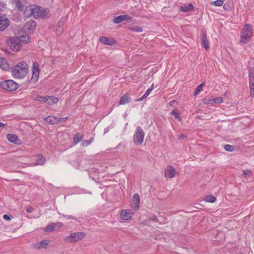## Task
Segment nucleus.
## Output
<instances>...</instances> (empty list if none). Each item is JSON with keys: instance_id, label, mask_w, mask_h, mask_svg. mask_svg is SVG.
Returning a JSON list of instances; mask_svg holds the SVG:
<instances>
[{"instance_id": "f257e3e1", "label": "nucleus", "mask_w": 254, "mask_h": 254, "mask_svg": "<svg viewBox=\"0 0 254 254\" xmlns=\"http://www.w3.org/2000/svg\"><path fill=\"white\" fill-rule=\"evenodd\" d=\"M24 14L28 17L33 16L36 19L46 18L50 16L48 10L43 9L35 5H31L27 6L24 11Z\"/></svg>"}, {"instance_id": "f03ea898", "label": "nucleus", "mask_w": 254, "mask_h": 254, "mask_svg": "<svg viewBox=\"0 0 254 254\" xmlns=\"http://www.w3.org/2000/svg\"><path fill=\"white\" fill-rule=\"evenodd\" d=\"M28 67L25 62H21L15 65L12 69V75L15 78H22L28 73Z\"/></svg>"}, {"instance_id": "7ed1b4c3", "label": "nucleus", "mask_w": 254, "mask_h": 254, "mask_svg": "<svg viewBox=\"0 0 254 254\" xmlns=\"http://www.w3.org/2000/svg\"><path fill=\"white\" fill-rule=\"evenodd\" d=\"M253 33V27L249 24H246L241 31L240 40L239 43L241 45L248 43L252 38Z\"/></svg>"}, {"instance_id": "20e7f679", "label": "nucleus", "mask_w": 254, "mask_h": 254, "mask_svg": "<svg viewBox=\"0 0 254 254\" xmlns=\"http://www.w3.org/2000/svg\"><path fill=\"white\" fill-rule=\"evenodd\" d=\"M144 132L142 128L137 126L133 134V141L136 145L141 144L144 140Z\"/></svg>"}, {"instance_id": "39448f33", "label": "nucleus", "mask_w": 254, "mask_h": 254, "mask_svg": "<svg viewBox=\"0 0 254 254\" xmlns=\"http://www.w3.org/2000/svg\"><path fill=\"white\" fill-rule=\"evenodd\" d=\"M7 44L11 47V49L15 52L19 51L22 45L18 37H10L7 40Z\"/></svg>"}, {"instance_id": "423d86ee", "label": "nucleus", "mask_w": 254, "mask_h": 254, "mask_svg": "<svg viewBox=\"0 0 254 254\" xmlns=\"http://www.w3.org/2000/svg\"><path fill=\"white\" fill-rule=\"evenodd\" d=\"M0 86L5 90L12 91L17 88L18 84L13 80H6L1 82Z\"/></svg>"}, {"instance_id": "0eeeda50", "label": "nucleus", "mask_w": 254, "mask_h": 254, "mask_svg": "<svg viewBox=\"0 0 254 254\" xmlns=\"http://www.w3.org/2000/svg\"><path fill=\"white\" fill-rule=\"evenodd\" d=\"M85 235V233L82 232H75L66 237L65 240L69 243H75L82 240Z\"/></svg>"}, {"instance_id": "6e6552de", "label": "nucleus", "mask_w": 254, "mask_h": 254, "mask_svg": "<svg viewBox=\"0 0 254 254\" xmlns=\"http://www.w3.org/2000/svg\"><path fill=\"white\" fill-rule=\"evenodd\" d=\"M39 71L40 69L38 64L36 62H33L32 66V76L31 78V80L33 82H36L38 81L39 76Z\"/></svg>"}, {"instance_id": "1a4fd4ad", "label": "nucleus", "mask_w": 254, "mask_h": 254, "mask_svg": "<svg viewBox=\"0 0 254 254\" xmlns=\"http://www.w3.org/2000/svg\"><path fill=\"white\" fill-rule=\"evenodd\" d=\"M10 21L5 15L0 16V31H3L9 25Z\"/></svg>"}, {"instance_id": "9d476101", "label": "nucleus", "mask_w": 254, "mask_h": 254, "mask_svg": "<svg viewBox=\"0 0 254 254\" xmlns=\"http://www.w3.org/2000/svg\"><path fill=\"white\" fill-rule=\"evenodd\" d=\"M133 214V212L129 210H123L121 212L120 218L124 220H128L130 219Z\"/></svg>"}, {"instance_id": "9b49d317", "label": "nucleus", "mask_w": 254, "mask_h": 254, "mask_svg": "<svg viewBox=\"0 0 254 254\" xmlns=\"http://www.w3.org/2000/svg\"><path fill=\"white\" fill-rule=\"evenodd\" d=\"M140 202V197L138 194L135 193L132 197L131 204L132 207L135 209L136 210L139 205Z\"/></svg>"}, {"instance_id": "f8f14e48", "label": "nucleus", "mask_w": 254, "mask_h": 254, "mask_svg": "<svg viewBox=\"0 0 254 254\" xmlns=\"http://www.w3.org/2000/svg\"><path fill=\"white\" fill-rule=\"evenodd\" d=\"M176 174L175 169L171 166H168L165 171V175L166 177L173 178L175 177Z\"/></svg>"}, {"instance_id": "ddd939ff", "label": "nucleus", "mask_w": 254, "mask_h": 254, "mask_svg": "<svg viewBox=\"0 0 254 254\" xmlns=\"http://www.w3.org/2000/svg\"><path fill=\"white\" fill-rule=\"evenodd\" d=\"M99 41L101 43L107 45H113L115 44V41L113 39L109 38L105 36L100 37Z\"/></svg>"}, {"instance_id": "4468645a", "label": "nucleus", "mask_w": 254, "mask_h": 254, "mask_svg": "<svg viewBox=\"0 0 254 254\" xmlns=\"http://www.w3.org/2000/svg\"><path fill=\"white\" fill-rule=\"evenodd\" d=\"M49 241L47 240H42L34 244V248L36 249H47L49 244Z\"/></svg>"}, {"instance_id": "2eb2a0df", "label": "nucleus", "mask_w": 254, "mask_h": 254, "mask_svg": "<svg viewBox=\"0 0 254 254\" xmlns=\"http://www.w3.org/2000/svg\"><path fill=\"white\" fill-rule=\"evenodd\" d=\"M130 19V17L128 15H121L115 17L113 19V22L115 24L120 23L124 20Z\"/></svg>"}, {"instance_id": "dca6fc26", "label": "nucleus", "mask_w": 254, "mask_h": 254, "mask_svg": "<svg viewBox=\"0 0 254 254\" xmlns=\"http://www.w3.org/2000/svg\"><path fill=\"white\" fill-rule=\"evenodd\" d=\"M65 20V18L64 17H62L60 19L56 29V34L57 35H60L62 33L63 31V26Z\"/></svg>"}, {"instance_id": "f3484780", "label": "nucleus", "mask_w": 254, "mask_h": 254, "mask_svg": "<svg viewBox=\"0 0 254 254\" xmlns=\"http://www.w3.org/2000/svg\"><path fill=\"white\" fill-rule=\"evenodd\" d=\"M180 9L183 12H188L193 11L194 6L192 4L189 3L180 6Z\"/></svg>"}, {"instance_id": "a211bd4d", "label": "nucleus", "mask_w": 254, "mask_h": 254, "mask_svg": "<svg viewBox=\"0 0 254 254\" xmlns=\"http://www.w3.org/2000/svg\"><path fill=\"white\" fill-rule=\"evenodd\" d=\"M58 102V99L53 96L45 97L44 102L47 103L48 104L52 105L55 104Z\"/></svg>"}, {"instance_id": "6ab92c4d", "label": "nucleus", "mask_w": 254, "mask_h": 254, "mask_svg": "<svg viewBox=\"0 0 254 254\" xmlns=\"http://www.w3.org/2000/svg\"><path fill=\"white\" fill-rule=\"evenodd\" d=\"M12 3L19 10H22L24 7L25 0H12Z\"/></svg>"}, {"instance_id": "aec40b11", "label": "nucleus", "mask_w": 254, "mask_h": 254, "mask_svg": "<svg viewBox=\"0 0 254 254\" xmlns=\"http://www.w3.org/2000/svg\"><path fill=\"white\" fill-rule=\"evenodd\" d=\"M201 41L202 46L206 50H208L209 48V43L206 35L204 33H202Z\"/></svg>"}, {"instance_id": "412c9836", "label": "nucleus", "mask_w": 254, "mask_h": 254, "mask_svg": "<svg viewBox=\"0 0 254 254\" xmlns=\"http://www.w3.org/2000/svg\"><path fill=\"white\" fill-rule=\"evenodd\" d=\"M45 121L49 124L55 125L58 124L59 120H58V118L55 116H49L45 118Z\"/></svg>"}, {"instance_id": "4be33fe9", "label": "nucleus", "mask_w": 254, "mask_h": 254, "mask_svg": "<svg viewBox=\"0 0 254 254\" xmlns=\"http://www.w3.org/2000/svg\"><path fill=\"white\" fill-rule=\"evenodd\" d=\"M0 68L4 70H6L8 68V65L6 60L2 57H0Z\"/></svg>"}, {"instance_id": "5701e85b", "label": "nucleus", "mask_w": 254, "mask_h": 254, "mask_svg": "<svg viewBox=\"0 0 254 254\" xmlns=\"http://www.w3.org/2000/svg\"><path fill=\"white\" fill-rule=\"evenodd\" d=\"M25 27L30 31L34 30L36 27V23L33 21H29L25 24Z\"/></svg>"}, {"instance_id": "b1692460", "label": "nucleus", "mask_w": 254, "mask_h": 254, "mask_svg": "<svg viewBox=\"0 0 254 254\" xmlns=\"http://www.w3.org/2000/svg\"><path fill=\"white\" fill-rule=\"evenodd\" d=\"M249 84L254 83V67H251L249 71Z\"/></svg>"}, {"instance_id": "393cba45", "label": "nucleus", "mask_w": 254, "mask_h": 254, "mask_svg": "<svg viewBox=\"0 0 254 254\" xmlns=\"http://www.w3.org/2000/svg\"><path fill=\"white\" fill-rule=\"evenodd\" d=\"M7 139L11 142L17 143L18 141V138L16 135L9 134L7 135Z\"/></svg>"}, {"instance_id": "a878e982", "label": "nucleus", "mask_w": 254, "mask_h": 254, "mask_svg": "<svg viewBox=\"0 0 254 254\" xmlns=\"http://www.w3.org/2000/svg\"><path fill=\"white\" fill-rule=\"evenodd\" d=\"M154 89V84H152L150 87H149L146 91V92L143 94V95L138 100V101H142L145 98H146L150 93V92L153 90Z\"/></svg>"}, {"instance_id": "bb28decb", "label": "nucleus", "mask_w": 254, "mask_h": 254, "mask_svg": "<svg viewBox=\"0 0 254 254\" xmlns=\"http://www.w3.org/2000/svg\"><path fill=\"white\" fill-rule=\"evenodd\" d=\"M37 158L36 162L33 164V166L41 165L44 163L45 159L43 156L39 155L37 156Z\"/></svg>"}, {"instance_id": "cd10ccee", "label": "nucleus", "mask_w": 254, "mask_h": 254, "mask_svg": "<svg viewBox=\"0 0 254 254\" xmlns=\"http://www.w3.org/2000/svg\"><path fill=\"white\" fill-rule=\"evenodd\" d=\"M129 96L128 95L125 94L122 96L120 101V105H125L129 102Z\"/></svg>"}, {"instance_id": "c85d7f7f", "label": "nucleus", "mask_w": 254, "mask_h": 254, "mask_svg": "<svg viewBox=\"0 0 254 254\" xmlns=\"http://www.w3.org/2000/svg\"><path fill=\"white\" fill-rule=\"evenodd\" d=\"M18 38L21 43V42H23L25 44H27L29 43L30 41L29 36L27 34H25L24 35L19 36Z\"/></svg>"}, {"instance_id": "c756f323", "label": "nucleus", "mask_w": 254, "mask_h": 254, "mask_svg": "<svg viewBox=\"0 0 254 254\" xmlns=\"http://www.w3.org/2000/svg\"><path fill=\"white\" fill-rule=\"evenodd\" d=\"M83 138V135L80 133H76L74 137L73 140L75 144L78 143Z\"/></svg>"}, {"instance_id": "7c9ffc66", "label": "nucleus", "mask_w": 254, "mask_h": 254, "mask_svg": "<svg viewBox=\"0 0 254 254\" xmlns=\"http://www.w3.org/2000/svg\"><path fill=\"white\" fill-rule=\"evenodd\" d=\"M224 3L223 0H216L214 1H212L210 3V4L212 5L216 6H220L223 5Z\"/></svg>"}, {"instance_id": "2f4dec72", "label": "nucleus", "mask_w": 254, "mask_h": 254, "mask_svg": "<svg viewBox=\"0 0 254 254\" xmlns=\"http://www.w3.org/2000/svg\"><path fill=\"white\" fill-rule=\"evenodd\" d=\"M205 200L206 202L212 203L216 200V198L212 195H208L205 197Z\"/></svg>"}, {"instance_id": "473e14b6", "label": "nucleus", "mask_w": 254, "mask_h": 254, "mask_svg": "<svg viewBox=\"0 0 254 254\" xmlns=\"http://www.w3.org/2000/svg\"><path fill=\"white\" fill-rule=\"evenodd\" d=\"M129 29L132 31L136 32H140L143 31V29L141 27L137 26L131 27L129 28Z\"/></svg>"}, {"instance_id": "72a5a7b5", "label": "nucleus", "mask_w": 254, "mask_h": 254, "mask_svg": "<svg viewBox=\"0 0 254 254\" xmlns=\"http://www.w3.org/2000/svg\"><path fill=\"white\" fill-rule=\"evenodd\" d=\"M224 148L225 150L227 151L232 152L235 150V147L229 144L225 145Z\"/></svg>"}, {"instance_id": "f704fd0d", "label": "nucleus", "mask_w": 254, "mask_h": 254, "mask_svg": "<svg viewBox=\"0 0 254 254\" xmlns=\"http://www.w3.org/2000/svg\"><path fill=\"white\" fill-rule=\"evenodd\" d=\"M33 99L36 101H41L44 102L45 97L40 96L37 95H35L33 97Z\"/></svg>"}, {"instance_id": "c9c22d12", "label": "nucleus", "mask_w": 254, "mask_h": 254, "mask_svg": "<svg viewBox=\"0 0 254 254\" xmlns=\"http://www.w3.org/2000/svg\"><path fill=\"white\" fill-rule=\"evenodd\" d=\"M54 228H55L54 224V223H52L51 224H49L47 227V228H46L45 230L46 231H48H48L51 232V231H53L54 230Z\"/></svg>"}, {"instance_id": "e433bc0d", "label": "nucleus", "mask_w": 254, "mask_h": 254, "mask_svg": "<svg viewBox=\"0 0 254 254\" xmlns=\"http://www.w3.org/2000/svg\"><path fill=\"white\" fill-rule=\"evenodd\" d=\"M93 138H92L91 139H90V140H83L82 142V145L83 146H87L88 145H89V144H91V143L92 142V141H93Z\"/></svg>"}, {"instance_id": "4c0bfd02", "label": "nucleus", "mask_w": 254, "mask_h": 254, "mask_svg": "<svg viewBox=\"0 0 254 254\" xmlns=\"http://www.w3.org/2000/svg\"><path fill=\"white\" fill-rule=\"evenodd\" d=\"M214 102L216 104H220L223 102V100L222 97H218L214 99Z\"/></svg>"}, {"instance_id": "58836bf2", "label": "nucleus", "mask_w": 254, "mask_h": 254, "mask_svg": "<svg viewBox=\"0 0 254 254\" xmlns=\"http://www.w3.org/2000/svg\"><path fill=\"white\" fill-rule=\"evenodd\" d=\"M204 103L206 104H211L214 103V99H207V98H206L205 99Z\"/></svg>"}, {"instance_id": "ea45409f", "label": "nucleus", "mask_w": 254, "mask_h": 254, "mask_svg": "<svg viewBox=\"0 0 254 254\" xmlns=\"http://www.w3.org/2000/svg\"><path fill=\"white\" fill-rule=\"evenodd\" d=\"M202 86H203V84H200L199 85H198L197 86V87L196 89V91H195L196 94H198V93H199V92H200L202 90Z\"/></svg>"}, {"instance_id": "a19ab883", "label": "nucleus", "mask_w": 254, "mask_h": 254, "mask_svg": "<svg viewBox=\"0 0 254 254\" xmlns=\"http://www.w3.org/2000/svg\"><path fill=\"white\" fill-rule=\"evenodd\" d=\"M171 114L175 116V118L176 119H179V114L175 110H172L171 112Z\"/></svg>"}, {"instance_id": "79ce46f5", "label": "nucleus", "mask_w": 254, "mask_h": 254, "mask_svg": "<svg viewBox=\"0 0 254 254\" xmlns=\"http://www.w3.org/2000/svg\"><path fill=\"white\" fill-rule=\"evenodd\" d=\"M54 224L55 228H60L62 227V226H63V223H62L61 222L54 223Z\"/></svg>"}, {"instance_id": "37998d69", "label": "nucleus", "mask_w": 254, "mask_h": 254, "mask_svg": "<svg viewBox=\"0 0 254 254\" xmlns=\"http://www.w3.org/2000/svg\"><path fill=\"white\" fill-rule=\"evenodd\" d=\"M250 88L251 89V94L253 96H254V83L250 84Z\"/></svg>"}, {"instance_id": "c03bdc74", "label": "nucleus", "mask_w": 254, "mask_h": 254, "mask_svg": "<svg viewBox=\"0 0 254 254\" xmlns=\"http://www.w3.org/2000/svg\"><path fill=\"white\" fill-rule=\"evenodd\" d=\"M251 174H252V172L249 170H247L244 171L243 172V175L245 176H249L251 175Z\"/></svg>"}, {"instance_id": "a18cd8bd", "label": "nucleus", "mask_w": 254, "mask_h": 254, "mask_svg": "<svg viewBox=\"0 0 254 254\" xmlns=\"http://www.w3.org/2000/svg\"><path fill=\"white\" fill-rule=\"evenodd\" d=\"M5 3L3 2H0V10H2L5 7Z\"/></svg>"}, {"instance_id": "49530a36", "label": "nucleus", "mask_w": 254, "mask_h": 254, "mask_svg": "<svg viewBox=\"0 0 254 254\" xmlns=\"http://www.w3.org/2000/svg\"><path fill=\"white\" fill-rule=\"evenodd\" d=\"M33 208L31 206H28L26 208V211L28 212V213H31L33 212Z\"/></svg>"}, {"instance_id": "de8ad7c7", "label": "nucleus", "mask_w": 254, "mask_h": 254, "mask_svg": "<svg viewBox=\"0 0 254 254\" xmlns=\"http://www.w3.org/2000/svg\"><path fill=\"white\" fill-rule=\"evenodd\" d=\"M63 216L65 218H66L67 219H75V218L71 215H64Z\"/></svg>"}, {"instance_id": "09e8293b", "label": "nucleus", "mask_w": 254, "mask_h": 254, "mask_svg": "<svg viewBox=\"0 0 254 254\" xmlns=\"http://www.w3.org/2000/svg\"><path fill=\"white\" fill-rule=\"evenodd\" d=\"M67 119V117H64V118H58V120H59L58 123L60 122H61L64 121L66 120Z\"/></svg>"}, {"instance_id": "8fccbe9b", "label": "nucleus", "mask_w": 254, "mask_h": 254, "mask_svg": "<svg viewBox=\"0 0 254 254\" xmlns=\"http://www.w3.org/2000/svg\"><path fill=\"white\" fill-rule=\"evenodd\" d=\"M3 218L6 220H10V217L8 215H6V214H4L3 215Z\"/></svg>"}, {"instance_id": "3c124183", "label": "nucleus", "mask_w": 254, "mask_h": 254, "mask_svg": "<svg viewBox=\"0 0 254 254\" xmlns=\"http://www.w3.org/2000/svg\"><path fill=\"white\" fill-rule=\"evenodd\" d=\"M150 219H151V220H152V221H155V222H156V221H158V218H157V217H156V216H153L152 217H151L150 218Z\"/></svg>"}, {"instance_id": "603ef678", "label": "nucleus", "mask_w": 254, "mask_h": 254, "mask_svg": "<svg viewBox=\"0 0 254 254\" xmlns=\"http://www.w3.org/2000/svg\"><path fill=\"white\" fill-rule=\"evenodd\" d=\"M185 137V136L184 134H181L179 136V139H183V138H184Z\"/></svg>"}, {"instance_id": "864d4df0", "label": "nucleus", "mask_w": 254, "mask_h": 254, "mask_svg": "<svg viewBox=\"0 0 254 254\" xmlns=\"http://www.w3.org/2000/svg\"><path fill=\"white\" fill-rule=\"evenodd\" d=\"M5 126V124L0 122V127H3Z\"/></svg>"}, {"instance_id": "5fc2aeb1", "label": "nucleus", "mask_w": 254, "mask_h": 254, "mask_svg": "<svg viewBox=\"0 0 254 254\" xmlns=\"http://www.w3.org/2000/svg\"><path fill=\"white\" fill-rule=\"evenodd\" d=\"M223 7L224 8H227V6H226V4H225L224 5H223Z\"/></svg>"}, {"instance_id": "6e6d98bb", "label": "nucleus", "mask_w": 254, "mask_h": 254, "mask_svg": "<svg viewBox=\"0 0 254 254\" xmlns=\"http://www.w3.org/2000/svg\"><path fill=\"white\" fill-rule=\"evenodd\" d=\"M223 7L224 8H227V6H226V4H225L224 5H223Z\"/></svg>"}]
</instances>
